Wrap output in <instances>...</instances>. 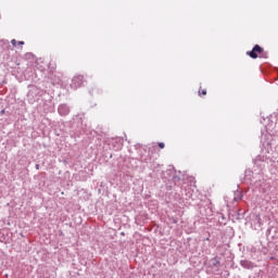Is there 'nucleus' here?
I'll list each match as a JSON object with an SVG mask.
<instances>
[{
  "label": "nucleus",
  "instance_id": "f257e3e1",
  "mask_svg": "<svg viewBox=\"0 0 278 278\" xmlns=\"http://www.w3.org/2000/svg\"><path fill=\"white\" fill-rule=\"evenodd\" d=\"M247 54L250 55L252 60H257V58H268V52L264 51V48L260 47V45H255L252 51L247 52Z\"/></svg>",
  "mask_w": 278,
  "mask_h": 278
},
{
  "label": "nucleus",
  "instance_id": "f03ea898",
  "mask_svg": "<svg viewBox=\"0 0 278 278\" xmlns=\"http://www.w3.org/2000/svg\"><path fill=\"white\" fill-rule=\"evenodd\" d=\"M84 84V76L83 75H76L72 79V87L73 88H79Z\"/></svg>",
  "mask_w": 278,
  "mask_h": 278
},
{
  "label": "nucleus",
  "instance_id": "7ed1b4c3",
  "mask_svg": "<svg viewBox=\"0 0 278 278\" xmlns=\"http://www.w3.org/2000/svg\"><path fill=\"white\" fill-rule=\"evenodd\" d=\"M205 94H207V90L206 89H202V90H199V96H203L205 97Z\"/></svg>",
  "mask_w": 278,
  "mask_h": 278
},
{
  "label": "nucleus",
  "instance_id": "20e7f679",
  "mask_svg": "<svg viewBox=\"0 0 278 278\" xmlns=\"http://www.w3.org/2000/svg\"><path fill=\"white\" fill-rule=\"evenodd\" d=\"M241 266H243L244 268H251V266H249V262L247 261H242Z\"/></svg>",
  "mask_w": 278,
  "mask_h": 278
},
{
  "label": "nucleus",
  "instance_id": "39448f33",
  "mask_svg": "<svg viewBox=\"0 0 278 278\" xmlns=\"http://www.w3.org/2000/svg\"><path fill=\"white\" fill-rule=\"evenodd\" d=\"M11 45H12L13 47H16V45H17L16 39H12V40H11Z\"/></svg>",
  "mask_w": 278,
  "mask_h": 278
},
{
  "label": "nucleus",
  "instance_id": "423d86ee",
  "mask_svg": "<svg viewBox=\"0 0 278 278\" xmlns=\"http://www.w3.org/2000/svg\"><path fill=\"white\" fill-rule=\"evenodd\" d=\"M159 147H160L161 149H164V147H165L164 142H160V143H159Z\"/></svg>",
  "mask_w": 278,
  "mask_h": 278
},
{
  "label": "nucleus",
  "instance_id": "0eeeda50",
  "mask_svg": "<svg viewBox=\"0 0 278 278\" xmlns=\"http://www.w3.org/2000/svg\"><path fill=\"white\" fill-rule=\"evenodd\" d=\"M17 45H25V41H18Z\"/></svg>",
  "mask_w": 278,
  "mask_h": 278
},
{
  "label": "nucleus",
  "instance_id": "6e6552de",
  "mask_svg": "<svg viewBox=\"0 0 278 278\" xmlns=\"http://www.w3.org/2000/svg\"><path fill=\"white\" fill-rule=\"evenodd\" d=\"M1 114H5V110H2V111H1Z\"/></svg>",
  "mask_w": 278,
  "mask_h": 278
}]
</instances>
